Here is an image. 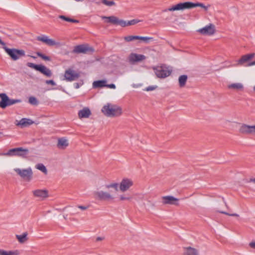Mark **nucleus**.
Returning a JSON list of instances; mask_svg holds the SVG:
<instances>
[{
	"label": "nucleus",
	"instance_id": "obj_1",
	"mask_svg": "<svg viewBox=\"0 0 255 255\" xmlns=\"http://www.w3.org/2000/svg\"><path fill=\"white\" fill-rule=\"evenodd\" d=\"M196 6H200L203 8L204 11H207L208 9L210 7V4H208L205 5L203 3L196 2L193 3L192 2H185L177 3L175 5H172L168 8L165 9V11H173L176 10H182L185 9H190Z\"/></svg>",
	"mask_w": 255,
	"mask_h": 255
},
{
	"label": "nucleus",
	"instance_id": "obj_2",
	"mask_svg": "<svg viewBox=\"0 0 255 255\" xmlns=\"http://www.w3.org/2000/svg\"><path fill=\"white\" fill-rule=\"evenodd\" d=\"M154 73L159 78H165L169 76L172 72L171 68L165 65L156 66L153 68Z\"/></svg>",
	"mask_w": 255,
	"mask_h": 255
},
{
	"label": "nucleus",
	"instance_id": "obj_3",
	"mask_svg": "<svg viewBox=\"0 0 255 255\" xmlns=\"http://www.w3.org/2000/svg\"><path fill=\"white\" fill-rule=\"evenodd\" d=\"M6 53L10 57L11 59L16 61L25 55V51L22 49H17L15 48L10 49L7 47L3 46Z\"/></svg>",
	"mask_w": 255,
	"mask_h": 255
},
{
	"label": "nucleus",
	"instance_id": "obj_4",
	"mask_svg": "<svg viewBox=\"0 0 255 255\" xmlns=\"http://www.w3.org/2000/svg\"><path fill=\"white\" fill-rule=\"evenodd\" d=\"M28 153V150L27 148L22 147H17L9 149L6 153H3L2 155L6 156H19L25 157Z\"/></svg>",
	"mask_w": 255,
	"mask_h": 255
},
{
	"label": "nucleus",
	"instance_id": "obj_5",
	"mask_svg": "<svg viewBox=\"0 0 255 255\" xmlns=\"http://www.w3.org/2000/svg\"><path fill=\"white\" fill-rule=\"evenodd\" d=\"M0 107L5 109L7 106H10L15 104L20 103V100L19 99H11L5 93L0 94Z\"/></svg>",
	"mask_w": 255,
	"mask_h": 255
},
{
	"label": "nucleus",
	"instance_id": "obj_6",
	"mask_svg": "<svg viewBox=\"0 0 255 255\" xmlns=\"http://www.w3.org/2000/svg\"><path fill=\"white\" fill-rule=\"evenodd\" d=\"M94 198L101 201H112L115 197L110 193L103 190L96 191L93 193Z\"/></svg>",
	"mask_w": 255,
	"mask_h": 255
},
{
	"label": "nucleus",
	"instance_id": "obj_7",
	"mask_svg": "<svg viewBox=\"0 0 255 255\" xmlns=\"http://www.w3.org/2000/svg\"><path fill=\"white\" fill-rule=\"evenodd\" d=\"M14 170L21 178L26 181H30L32 178L33 172L30 167L26 169L16 168L14 169Z\"/></svg>",
	"mask_w": 255,
	"mask_h": 255
},
{
	"label": "nucleus",
	"instance_id": "obj_8",
	"mask_svg": "<svg viewBox=\"0 0 255 255\" xmlns=\"http://www.w3.org/2000/svg\"><path fill=\"white\" fill-rule=\"evenodd\" d=\"M197 32L203 36H212L216 32L215 25L212 23H209L203 28L197 30Z\"/></svg>",
	"mask_w": 255,
	"mask_h": 255
},
{
	"label": "nucleus",
	"instance_id": "obj_9",
	"mask_svg": "<svg viewBox=\"0 0 255 255\" xmlns=\"http://www.w3.org/2000/svg\"><path fill=\"white\" fill-rule=\"evenodd\" d=\"M36 39L38 41H41L49 46H55V47H59L62 45L60 42L55 41L53 39L49 38L46 35H41L37 37Z\"/></svg>",
	"mask_w": 255,
	"mask_h": 255
},
{
	"label": "nucleus",
	"instance_id": "obj_10",
	"mask_svg": "<svg viewBox=\"0 0 255 255\" xmlns=\"http://www.w3.org/2000/svg\"><path fill=\"white\" fill-rule=\"evenodd\" d=\"M133 185V181L132 179L128 178H123L119 184L120 190L125 192L128 190Z\"/></svg>",
	"mask_w": 255,
	"mask_h": 255
},
{
	"label": "nucleus",
	"instance_id": "obj_11",
	"mask_svg": "<svg viewBox=\"0 0 255 255\" xmlns=\"http://www.w3.org/2000/svg\"><path fill=\"white\" fill-rule=\"evenodd\" d=\"M94 49L88 45H79L74 47L73 52L74 53H87L94 52Z\"/></svg>",
	"mask_w": 255,
	"mask_h": 255
},
{
	"label": "nucleus",
	"instance_id": "obj_12",
	"mask_svg": "<svg viewBox=\"0 0 255 255\" xmlns=\"http://www.w3.org/2000/svg\"><path fill=\"white\" fill-rule=\"evenodd\" d=\"M79 77L80 74L72 69H68L66 70L64 74L65 79L68 81H75L78 79Z\"/></svg>",
	"mask_w": 255,
	"mask_h": 255
},
{
	"label": "nucleus",
	"instance_id": "obj_13",
	"mask_svg": "<svg viewBox=\"0 0 255 255\" xmlns=\"http://www.w3.org/2000/svg\"><path fill=\"white\" fill-rule=\"evenodd\" d=\"M162 203L164 205L178 206L179 199L172 196H165L161 198Z\"/></svg>",
	"mask_w": 255,
	"mask_h": 255
},
{
	"label": "nucleus",
	"instance_id": "obj_14",
	"mask_svg": "<svg viewBox=\"0 0 255 255\" xmlns=\"http://www.w3.org/2000/svg\"><path fill=\"white\" fill-rule=\"evenodd\" d=\"M32 193L35 198L41 200H43L48 197V191L46 189H36L32 191Z\"/></svg>",
	"mask_w": 255,
	"mask_h": 255
},
{
	"label": "nucleus",
	"instance_id": "obj_15",
	"mask_svg": "<svg viewBox=\"0 0 255 255\" xmlns=\"http://www.w3.org/2000/svg\"><path fill=\"white\" fill-rule=\"evenodd\" d=\"M146 57L142 54L132 53L128 57V61L131 63L140 62L145 60Z\"/></svg>",
	"mask_w": 255,
	"mask_h": 255
},
{
	"label": "nucleus",
	"instance_id": "obj_16",
	"mask_svg": "<svg viewBox=\"0 0 255 255\" xmlns=\"http://www.w3.org/2000/svg\"><path fill=\"white\" fill-rule=\"evenodd\" d=\"M122 110V109L120 106L108 103L103 107L101 112H118Z\"/></svg>",
	"mask_w": 255,
	"mask_h": 255
},
{
	"label": "nucleus",
	"instance_id": "obj_17",
	"mask_svg": "<svg viewBox=\"0 0 255 255\" xmlns=\"http://www.w3.org/2000/svg\"><path fill=\"white\" fill-rule=\"evenodd\" d=\"M34 123L33 121L29 119L22 118L19 121H16L15 125L21 128H25Z\"/></svg>",
	"mask_w": 255,
	"mask_h": 255
},
{
	"label": "nucleus",
	"instance_id": "obj_18",
	"mask_svg": "<svg viewBox=\"0 0 255 255\" xmlns=\"http://www.w3.org/2000/svg\"><path fill=\"white\" fill-rule=\"evenodd\" d=\"M69 145L68 140L65 137L59 138L57 140V147L60 149H65Z\"/></svg>",
	"mask_w": 255,
	"mask_h": 255
},
{
	"label": "nucleus",
	"instance_id": "obj_19",
	"mask_svg": "<svg viewBox=\"0 0 255 255\" xmlns=\"http://www.w3.org/2000/svg\"><path fill=\"white\" fill-rule=\"evenodd\" d=\"M253 126L246 124L242 125L239 129V131L243 134H253Z\"/></svg>",
	"mask_w": 255,
	"mask_h": 255
},
{
	"label": "nucleus",
	"instance_id": "obj_20",
	"mask_svg": "<svg viewBox=\"0 0 255 255\" xmlns=\"http://www.w3.org/2000/svg\"><path fill=\"white\" fill-rule=\"evenodd\" d=\"M183 255H199V253L197 249L187 247L183 248Z\"/></svg>",
	"mask_w": 255,
	"mask_h": 255
},
{
	"label": "nucleus",
	"instance_id": "obj_21",
	"mask_svg": "<svg viewBox=\"0 0 255 255\" xmlns=\"http://www.w3.org/2000/svg\"><path fill=\"white\" fill-rule=\"evenodd\" d=\"M37 71L40 72L41 73L47 77H50L52 75L51 70L43 65H39Z\"/></svg>",
	"mask_w": 255,
	"mask_h": 255
},
{
	"label": "nucleus",
	"instance_id": "obj_22",
	"mask_svg": "<svg viewBox=\"0 0 255 255\" xmlns=\"http://www.w3.org/2000/svg\"><path fill=\"white\" fill-rule=\"evenodd\" d=\"M228 88L237 91H242L244 90V86L240 83L231 84L228 86Z\"/></svg>",
	"mask_w": 255,
	"mask_h": 255
},
{
	"label": "nucleus",
	"instance_id": "obj_23",
	"mask_svg": "<svg viewBox=\"0 0 255 255\" xmlns=\"http://www.w3.org/2000/svg\"><path fill=\"white\" fill-rule=\"evenodd\" d=\"M28 233L24 232L22 235H16L15 237L18 242L20 244H23L28 241Z\"/></svg>",
	"mask_w": 255,
	"mask_h": 255
},
{
	"label": "nucleus",
	"instance_id": "obj_24",
	"mask_svg": "<svg viewBox=\"0 0 255 255\" xmlns=\"http://www.w3.org/2000/svg\"><path fill=\"white\" fill-rule=\"evenodd\" d=\"M188 80V76L186 75H182L178 78V84L180 88H184L185 87Z\"/></svg>",
	"mask_w": 255,
	"mask_h": 255
},
{
	"label": "nucleus",
	"instance_id": "obj_25",
	"mask_svg": "<svg viewBox=\"0 0 255 255\" xmlns=\"http://www.w3.org/2000/svg\"><path fill=\"white\" fill-rule=\"evenodd\" d=\"M20 252L18 250L6 251L0 249V255H19Z\"/></svg>",
	"mask_w": 255,
	"mask_h": 255
},
{
	"label": "nucleus",
	"instance_id": "obj_26",
	"mask_svg": "<svg viewBox=\"0 0 255 255\" xmlns=\"http://www.w3.org/2000/svg\"><path fill=\"white\" fill-rule=\"evenodd\" d=\"M107 82L106 80L96 81L93 83V87L94 88H103L105 87Z\"/></svg>",
	"mask_w": 255,
	"mask_h": 255
},
{
	"label": "nucleus",
	"instance_id": "obj_27",
	"mask_svg": "<svg viewBox=\"0 0 255 255\" xmlns=\"http://www.w3.org/2000/svg\"><path fill=\"white\" fill-rule=\"evenodd\" d=\"M102 18L105 20V22L111 23L112 24H116L117 17H116L115 16H102Z\"/></svg>",
	"mask_w": 255,
	"mask_h": 255
},
{
	"label": "nucleus",
	"instance_id": "obj_28",
	"mask_svg": "<svg viewBox=\"0 0 255 255\" xmlns=\"http://www.w3.org/2000/svg\"><path fill=\"white\" fill-rule=\"evenodd\" d=\"M132 199V197L128 194H121L119 196V201L121 202L123 201H129Z\"/></svg>",
	"mask_w": 255,
	"mask_h": 255
},
{
	"label": "nucleus",
	"instance_id": "obj_29",
	"mask_svg": "<svg viewBox=\"0 0 255 255\" xmlns=\"http://www.w3.org/2000/svg\"><path fill=\"white\" fill-rule=\"evenodd\" d=\"M249 61V58H248L246 55H244L241 57V58L237 61V65L241 66L243 65L244 63L247 62Z\"/></svg>",
	"mask_w": 255,
	"mask_h": 255
},
{
	"label": "nucleus",
	"instance_id": "obj_30",
	"mask_svg": "<svg viewBox=\"0 0 255 255\" xmlns=\"http://www.w3.org/2000/svg\"><path fill=\"white\" fill-rule=\"evenodd\" d=\"M35 167L36 169L42 171L45 174H47V170L46 167L42 163H38L36 164Z\"/></svg>",
	"mask_w": 255,
	"mask_h": 255
},
{
	"label": "nucleus",
	"instance_id": "obj_31",
	"mask_svg": "<svg viewBox=\"0 0 255 255\" xmlns=\"http://www.w3.org/2000/svg\"><path fill=\"white\" fill-rule=\"evenodd\" d=\"M116 25H120L122 27L128 26L127 21L117 17Z\"/></svg>",
	"mask_w": 255,
	"mask_h": 255
},
{
	"label": "nucleus",
	"instance_id": "obj_32",
	"mask_svg": "<svg viewBox=\"0 0 255 255\" xmlns=\"http://www.w3.org/2000/svg\"><path fill=\"white\" fill-rule=\"evenodd\" d=\"M138 40H141L145 43L147 44L150 41H152L153 40V38L151 37H142L139 36Z\"/></svg>",
	"mask_w": 255,
	"mask_h": 255
},
{
	"label": "nucleus",
	"instance_id": "obj_33",
	"mask_svg": "<svg viewBox=\"0 0 255 255\" xmlns=\"http://www.w3.org/2000/svg\"><path fill=\"white\" fill-rule=\"evenodd\" d=\"M139 36H127L124 37V40L127 42H130L134 40H138Z\"/></svg>",
	"mask_w": 255,
	"mask_h": 255
},
{
	"label": "nucleus",
	"instance_id": "obj_34",
	"mask_svg": "<svg viewBox=\"0 0 255 255\" xmlns=\"http://www.w3.org/2000/svg\"><path fill=\"white\" fill-rule=\"evenodd\" d=\"M106 117L108 118H114L119 117L121 113H104Z\"/></svg>",
	"mask_w": 255,
	"mask_h": 255
},
{
	"label": "nucleus",
	"instance_id": "obj_35",
	"mask_svg": "<svg viewBox=\"0 0 255 255\" xmlns=\"http://www.w3.org/2000/svg\"><path fill=\"white\" fill-rule=\"evenodd\" d=\"M91 114V113H78L79 118L81 120L88 118Z\"/></svg>",
	"mask_w": 255,
	"mask_h": 255
},
{
	"label": "nucleus",
	"instance_id": "obj_36",
	"mask_svg": "<svg viewBox=\"0 0 255 255\" xmlns=\"http://www.w3.org/2000/svg\"><path fill=\"white\" fill-rule=\"evenodd\" d=\"M119 184L118 183H112L105 186L106 189L113 188L115 190H118Z\"/></svg>",
	"mask_w": 255,
	"mask_h": 255
},
{
	"label": "nucleus",
	"instance_id": "obj_37",
	"mask_svg": "<svg viewBox=\"0 0 255 255\" xmlns=\"http://www.w3.org/2000/svg\"><path fill=\"white\" fill-rule=\"evenodd\" d=\"M36 54L40 57H41L42 59L45 61H50L51 58L50 57L46 56L44 54H43L42 53L40 52H37Z\"/></svg>",
	"mask_w": 255,
	"mask_h": 255
},
{
	"label": "nucleus",
	"instance_id": "obj_38",
	"mask_svg": "<svg viewBox=\"0 0 255 255\" xmlns=\"http://www.w3.org/2000/svg\"><path fill=\"white\" fill-rule=\"evenodd\" d=\"M102 2L103 4L109 6H113L116 4L114 1H110L108 0H102Z\"/></svg>",
	"mask_w": 255,
	"mask_h": 255
},
{
	"label": "nucleus",
	"instance_id": "obj_39",
	"mask_svg": "<svg viewBox=\"0 0 255 255\" xmlns=\"http://www.w3.org/2000/svg\"><path fill=\"white\" fill-rule=\"evenodd\" d=\"M140 21H141V20H138V19H132L131 20L128 21H127L128 26L132 25H134Z\"/></svg>",
	"mask_w": 255,
	"mask_h": 255
},
{
	"label": "nucleus",
	"instance_id": "obj_40",
	"mask_svg": "<svg viewBox=\"0 0 255 255\" xmlns=\"http://www.w3.org/2000/svg\"><path fill=\"white\" fill-rule=\"evenodd\" d=\"M60 18L64 19L66 21H69V22H78V21L77 20L72 19L68 17H66L63 15H61L59 17Z\"/></svg>",
	"mask_w": 255,
	"mask_h": 255
},
{
	"label": "nucleus",
	"instance_id": "obj_41",
	"mask_svg": "<svg viewBox=\"0 0 255 255\" xmlns=\"http://www.w3.org/2000/svg\"><path fill=\"white\" fill-rule=\"evenodd\" d=\"M28 101H29V103H30L32 105H35L37 104V100L34 97H29Z\"/></svg>",
	"mask_w": 255,
	"mask_h": 255
},
{
	"label": "nucleus",
	"instance_id": "obj_42",
	"mask_svg": "<svg viewBox=\"0 0 255 255\" xmlns=\"http://www.w3.org/2000/svg\"><path fill=\"white\" fill-rule=\"evenodd\" d=\"M27 65L29 67L33 68V69H35V70H37V69H38V66H39V65H36V64H34V63H30V62L27 63Z\"/></svg>",
	"mask_w": 255,
	"mask_h": 255
},
{
	"label": "nucleus",
	"instance_id": "obj_43",
	"mask_svg": "<svg viewBox=\"0 0 255 255\" xmlns=\"http://www.w3.org/2000/svg\"><path fill=\"white\" fill-rule=\"evenodd\" d=\"M156 88H157L156 86H149V87L146 88L145 90L146 91H151L154 90Z\"/></svg>",
	"mask_w": 255,
	"mask_h": 255
},
{
	"label": "nucleus",
	"instance_id": "obj_44",
	"mask_svg": "<svg viewBox=\"0 0 255 255\" xmlns=\"http://www.w3.org/2000/svg\"><path fill=\"white\" fill-rule=\"evenodd\" d=\"M77 208L82 211H85L89 208L88 206L78 205Z\"/></svg>",
	"mask_w": 255,
	"mask_h": 255
},
{
	"label": "nucleus",
	"instance_id": "obj_45",
	"mask_svg": "<svg viewBox=\"0 0 255 255\" xmlns=\"http://www.w3.org/2000/svg\"><path fill=\"white\" fill-rule=\"evenodd\" d=\"M220 213H222V214H226V215H229V216H234V217H239V215L237 214H229L227 212H223V211H220L219 212Z\"/></svg>",
	"mask_w": 255,
	"mask_h": 255
},
{
	"label": "nucleus",
	"instance_id": "obj_46",
	"mask_svg": "<svg viewBox=\"0 0 255 255\" xmlns=\"http://www.w3.org/2000/svg\"><path fill=\"white\" fill-rule=\"evenodd\" d=\"M105 87L109 88H111V89H115L116 88V86L114 84H107V83H106Z\"/></svg>",
	"mask_w": 255,
	"mask_h": 255
},
{
	"label": "nucleus",
	"instance_id": "obj_47",
	"mask_svg": "<svg viewBox=\"0 0 255 255\" xmlns=\"http://www.w3.org/2000/svg\"><path fill=\"white\" fill-rule=\"evenodd\" d=\"M46 83L47 84H51V85H52L53 86L56 85V84L54 82V81L53 80H47L46 81Z\"/></svg>",
	"mask_w": 255,
	"mask_h": 255
},
{
	"label": "nucleus",
	"instance_id": "obj_48",
	"mask_svg": "<svg viewBox=\"0 0 255 255\" xmlns=\"http://www.w3.org/2000/svg\"><path fill=\"white\" fill-rule=\"evenodd\" d=\"M246 55L247 56L248 58H249V59L250 60L253 59L255 57V54L253 53H250L249 54H246Z\"/></svg>",
	"mask_w": 255,
	"mask_h": 255
},
{
	"label": "nucleus",
	"instance_id": "obj_49",
	"mask_svg": "<svg viewBox=\"0 0 255 255\" xmlns=\"http://www.w3.org/2000/svg\"><path fill=\"white\" fill-rule=\"evenodd\" d=\"M251 248L255 249V241H253L249 244Z\"/></svg>",
	"mask_w": 255,
	"mask_h": 255
},
{
	"label": "nucleus",
	"instance_id": "obj_50",
	"mask_svg": "<svg viewBox=\"0 0 255 255\" xmlns=\"http://www.w3.org/2000/svg\"><path fill=\"white\" fill-rule=\"evenodd\" d=\"M79 112H90V110L88 107H84L83 108L82 110H80Z\"/></svg>",
	"mask_w": 255,
	"mask_h": 255
},
{
	"label": "nucleus",
	"instance_id": "obj_51",
	"mask_svg": "<svg viewBox=\"0 0 255 255\" xmlns=\"http://www.w3.org/2000/svg\"><path fill=\"white\" fill-rule=\"evenodd\" d=\"M83 84V82H81L80 84L79 83H75V87L76 88L78 89L80 87V85H82Z\"/></svg>",
	"mask_w": 255,
	"mask_h": 255
},
{
	"label": "nucleus",
	"instance_id": "obj_52",
	"mask_svg": "<svg viewBox=\"0 0 255 255\" xmlns=\"http://www.w3.org/2000/svg\"><path fill=\"white\" fill-rule=\"evenodd\" d=\"M255 65V60L254 61H253L252 62L249 63L248 64V66H253V65Z\"/></svg>",
	"mask_w": 255,
	"mask_h": 255
},
{
	"label": "nucleus",
	"instance_id": "obj_53",
	"mask_svg": "<svg viewBox=\"0 0 255 255\" xmlns=\"http://www.w3.org/2000/svg\"><path fill=\"white\" fill-rule=\"evenodd\" d=\"M249 182H253L255 184V178H251Z\"/></svg>",
	"mask_w": 255,
	"mask_h": 255
},
{
	"label": "nucleus",
	"instance_id": "obj_54",
	"mask_svg": "<svg viewBox=\"0 0 255 255\" xmlns=\"http://www.w3.org/2000/svg\"><path fill=\"white\" fill-rule=\"evenodd\" d=\"M0 44L3 46H5V44L4 42H3L1 39L0 38Z\"/></svg>",
	"mask_w": 255,
	"mask_h": 255
},
{
	"label": "nucleus",
	"instance_id": "obj_55",
	"mask_svg": "<svg viewBox=\"0 0 255 255\" xmlns=\"http://www.w3.org/2000/svg\"><path fill=\"white\" fill-rule=\"evenodd\" d=\"M253 134H255V125L254 126H253Z\"/></svg>",
	"mask_w": 255,
	"mask_h": 255
},
{
	"label": "nucleus",
	"instance_id": "obj_56",
	"mask_svg": "<svg viewBox=\"0 0 255 255\" xmlns=\"http://www.w3.org/2000/svg\"><path fill=\"white\" fill-rule=\"evenodd\" d=\"M254 90L255 91V87H254Z\"/></svg>",
	"mask_w": 255,
	"mask_h": 255
}]
</instances>
